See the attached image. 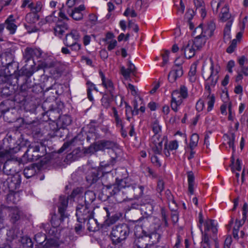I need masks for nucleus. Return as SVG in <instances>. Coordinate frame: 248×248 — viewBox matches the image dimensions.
Returning a JSON list of instances; mask_svg holds the SVG:
<instances>
[{
	"instance_id": "f257e3e1",
	"label": "nucleus",
	"mask_w": 248,
	"mask_h": 248,
	"mask_svg": "<svg viewBox=\"0 0 248 248\" xmlns=\"http://www.w3.org/2000/svg\"><path fill=\"white\" fill-rule=\"evenodd\" d=\"M210 65L208 66L204 64L202 66V75L205 80V89L207 91L208 94L206 98V102L208 105L207 110H211L213 108L215 103V96L213 94H211V87H213L217 83L219 75L218 73L220 71V66L216 64H215L211 58L210 59Z\"/></svg>"
},
{
	"instance_id": "f03ea898",
	"label": "nucleus",
	"mask_w": 248,
	"mask_h": 248,
	"mask_svg": "<svg viewBox=\"0 0 248 248\" xmlns=\"http://www.w3.org/2000/svg\"><path fill=\"white\" fill-rule=\"evenodd\" d=\"M204 229L201 231L202 234L201 247L202 248H211V240H217V229L214 224L213 220H207L204 223Z\"/></svg>"
},
{
	"instance_id": "7ed1b4c3",
	"label": "nucleus",
	"mask_w": 248,
	"mask_h": 248,
	"mask_svg": "<svg viewBox=\"0 0 248 248\" xmlns=\"http://www.w3.org/2000/svg\"><path fill=\"white\" fill-rule=\"evenodd\" d=\"M129 233V228L126 224H121L113 227L110 237L113 244H118L124 241Z\"/></svg>"
},
{
	"instance_id": "20e7f679",
	"label": "nucleus",
	"mask_w": 248,
	"mask_h": 248,
	"mask_svg": "<svg viewBox=\"0 0 248 248\" xmlns=\"http://www.w3.org/2000/svg\"><path fill=\"white\" fill-rule=\"evenodd\" d=\"M188 96L187 89L184 85L180 87V91L175 90L171 93V107L175 112L178 110L177 107L183 102V100Z\"/></svg>"
},
{
	"instance_id": "39448f33",
	"label": "nucleus",
	"mask_w": 248,
	"mask_h": 248,
	"mask_svg": "<svg viewBox=\"0 0 248 248\" xmlns=\"http://www.w3.org/2000/svg\"><path fill=\"white\" fill-rule=\"evenodd\" d=\"M118 148V144L114 141L109 140H101L91 145L86 151L87 153H93L99 150L111 149L112 151Z\"/></svg>"
},
{
	"instance_id": "423d86ee",
	"label": "nucleus",
	"mask_w": 248,
	"mask_h": 248,
	"mask_svg": "<svg viewBox=\"0 0 248 248\" xmlns=\"http://www.w3.org/2000/svg\"><path fill=\"white\" fill-rule=\"evenodd\" d=\"M9 217L10 222L15 224L26 218L25 213L17 207H9L8 208Z\"/></svg>"
},
{
	"instance_id": "0eeeda50",
	"label": "nucleus",
	"mask_w": 248,
	"mask_h": 248,
	"mask_svg": "<svg viewBox=\"0 0 248 248\" xmlns=\"http://www.w3.org/2000/svg\"><path fill=\"white\" fill-rule=\"evenodd\" d=\"M19 165V163L16 161L11 159L7 160L4 163L3 167L4 173L7 175H15V174L18 173L17 168Z\"/></svg>"
},
{
	"instance_id": "6e6552de",
	"label": "nucleus",
	"mask_w": 248,
	"mask_h": 248,
	"mask_svg": "<svg viewBox=\"0 0 248 248\" xmlns=\"http://www.w3.org/2000/svg\"><path fill=\"white\" fill-rule=\"evenodd\" d=\"M164 140V138L160 137L159 134H154L152 137L151 139V146L155 154H161Z\"/></svg>"
},
{
	"instance_id": "1a4fd4ad",
	"label": "nucleus",
	"mask_w": 248,
	"mask_h": 248,
	"mask_svg": "<svg viewBox=\"0 0 248 248\" xmlns=\"http://www.w3.org/2000/svg\"><path fill=\"white\" fill-rule=\"evenodd\" d=\"M21 183L20 175L18 173L15 175H10L6 179L5 182L7 186L9 191H14L16 188H18Z\"/></svg>"
},
{
	"instance_id": "9d476101",
	"label": "nucleus",
	"mask_w": 248,
	"mask_h": 248,
	"mask_svg": "<svg viewBox=\"0 0 248 248\" xmlns=\"http://www.w3.org/2000/svg\"><path fill=\"white\" fill-rule=\"evenodd\" d=\"M68 196H61L59 198V202L58 203L59 213L61 215L60 220L62 221L65 218L68 217L67 214L65 213L68 202Z\"/></svg>"
},
{
	"instance_id": "9b49d317",
	"label": "nucleus",
	"mask_w": 248,
	"mask_h": 248,
	"mask_svg": "<svg viewBox=\"0 0 248 248\" xmlns=\"http://www.w3.org/2000/svg\"><path fill=\"white\" fill-rule=\"evenodd\" d=\"M80 37L78 31L72 30L69 33L66 34L63 43L67 46H72L79 41Z\"/></svg>"
},
{
	"instance_id": "f8f14e48",
	"label": "nucleus",
	"mask_w": 248,
	"mask_h": 248,
	"mask_svg": "<svg viewBox=\"0 0 248 248\" xmlns=\"http://www.w3.org/2000/svg\"><path fill=\"white\" fill-rule=\"evenodd\" d=\"M76 215L78 217V220L79 222H82L88 220L90 217H93V212H90L86 206H83L77 210Z\"/></svg>"
},
{
	"instance_id": "ddd939ff",
	"label": "nucleus",
	"mask_w": 248,
	"mask_h": 248,
	"mask_svg": "<svg viewBox=\"0 0 248 248\" xmlns=\"http://www.w3.org/2000/svg\"><path fill=\"white\" fill-rule=\"evenodd\" d=\"M181 51L183 52L185 57L187 59H190L194 56L195 53L192 42L190 41L184 43L183 46L181 47Z\"/></svg>"
},
{
	"instance_id": "4468645a",
	"label": "nucleus",
	"mask_w": 248,
	"mask_h": 248,
	"mask_svg": "<svg viewBox=\"0 0 248 248\" xmlns=\"http://www.w3.org/2000/svg\"><path fill=\"white\" fill-rule=\"evenodd\" d=\"M85 9L84 5H80L78 7H75L73 9H69L67 12L69 15L75 20H80L83 17L82 11Z\"/></svg>"
},
{
	"instance_id": "2eb2a0df",
	"label": "nucleus",
	"mask_w": 248,
	"mask_h": 248,
	"mask_svg": "<svg viewBox=\"0 0 248 248\" xmlns=\"http://www.w3.org/2000/svg\"><path fill=\"white\" fill-rule=\"evenodd\" d=\"M99 75L102 80V85L106 88L112 98L114 95V86L111 80L106 78L102 71L99 72Z\"/></svg>"
},
{
	"instance_id": "dca6fc26",
	"label": "nucleus",
	"mask_w": 248,
	"mask_h": 248,
	"mask_svg": "<svg viewBox=\"0 0 248 248\" xmlns=\"http://www.w3.org/2000/svg\"><path fill=\"white\" fill-rule=\"evenodd\" d=\"M145 201L146 202L141 205V210L145 215L150 216L153 213L155 202L149 199H147Z\"/></svg>"
},
{
	"instance_id": "f3484780",
	"label": "nucleus",
	"mask_w": 248,
	"mask_h": 248,
	"mask_svg": "<svg viewBox=\"0 0 248 248\" xmlns=\"http://www.w3.org/2000/svg\"><path fill=\"white\" fill-rule=\"evenodd\" d=\"M183 74V71L182 67H173L168 75V80L170 82L173 83Z\"/></svg>"
},
{
	"instance_id": "a211bd4d",
	"label": "nucleus",
	"mask_w": 248,
	"mask_h": 248,
	"mask_svg": "<svg viewBox=\"0 0 248 248\" xmlns=\"http://www.w3.org/2000/svg\"><path fill=\"white\" fill-rule=\"evenodd\" d=\"M68 29V25L61 21L59 20L54 28V33L56 36L61 38L66 31Z\"/></svg>"
},
{
	"instance_id": "6ab92c4d",
	"label": "nucleus",
	"mask_w": 248,
	"mask_h": 248,
	"mask_svg": "<svg viewBox=\"0 0 248 248\" xmlns=\"http://www.w3.org/2000/svg\"><path fill=\"white\" fill-rule=\"evenodd\" d=\"M148 239L145 235L136 238L134 242V248H150L148 243Z\"/></svg>"
},
{
	"instance_id": "aec40b11",
	"label": "nucleus",
	"mask_w": 248,
	"mask_h": 248,
	"mask_svg": "<svg viewBox=\"0 0 248 248\" xmlns=\"http://www.w3.org/2000/svg\"><path fill=\"white\" fill-rule=\"evenodd\" d=\"M124 189L125 192H133L135 196L139 197L142 195L143 193L144 187L141 186L134 184L125 187Z\"/></svg>"
},
{
	"instance_id": "412c9836",
	"label": "nucleus",
	"mask_w": 248,
	"mask_h": 248,
	"mask_svg": "<svg viewBox=\"0 0 248 248\" xmlns=\"http://www.w3.org/2000/svg\"><path fill=\"white\" fill-rule=\"evenodd\" d=\"M145 236L148 238V243L150 248H155V245L159 242L161 237L160 234L156 232H152Z\"/></svg>"
},
{
	"instance_id": "4be33fe9",
	"label": "nucleus",
	"mask_w": 248,
	"mask_h": 248,
	"mask_svg": "<svg viewBox=\"0 0 248 248\" xmlns=\"http://www.w3.org/2000/svg\"><path fill=\"white\" fill-rule=\"evenodd\" d=\"M5 24L6 25V28L9 31L10 33L14 34L17 29V26L13 15H11L8 17L6 20Z\"/></svg>"
},
{
	"instance_id": "5701e85b",
	"label": "nucleus",
	"mask_w": 248,
	"mask_h": 248,
	"mask_svg": "<svg viewBox=\"0 0 248 248\" xmlns=\"http://www.w3.org/2000/svg\"><path fill=\"white\" fill-rule=\"evenodd\" d=\"M215 23L213 21H209L204 27L203 35L207 38L212 36L215 30Z\"/></svg>"
},
{
	"instance_id": "b1692460",
	"label": "nucleus",
	"mask_w": 248,
	"mask_h": 248,
	"mask_svg": "<svg viewBox=\"0 0 248 248\" xmlns=\"http://www.w3.org/2000/svg\"><path fill=\"white\" fill-rule=\"evenodd\" d=\"M98 171L96 169H92L88 172L86 180L90 184L95 183L99 178Z\"/></svg>"
},
{
	"instance_id": "393cba45",
	"label": "nucleus",
	"mask_w": 248,
	"mask_h": 248,
	"mask_svg": "<svg viewBox=\"0 0 248 248\" xmlns=\"http://www.w3.org/2000/svg\"><path fill=\"white\" fill-rule=\"evenodd\" d=\"M37 170H38L37 166L31 165L24 169V175L27 178H30L35 174Z\"/></svg>"
},
{
	"instance_id": "a878e982",
	"label": "nucleus",
	"mask_w": 248,
	"mask_h": 248,
	"mask_svg": "<svg viewBox=\"0 0 248 248\" xmlns=\"http://www.w3.org/2000/svg\"><path fill=\"white\" fill-rule=\"evenodd\" d=\"M246 217H243L242 220L236 219L235 225L233 229V236L235 238H238V231L239 228L242 227L245 223Z\"/></svg>"
},
{
	"instance_id": "bb28decb",
	"label": "nucleus",
	"mask_w": 248,
	"mask_h": 248,
	"mask_svg": "<svg viewBox=\"0 0 248 248\" xmlns=\"http://www.w3.org/2000/svg\"><path fill=\"white\" fill-rule=\"evenodd\" d=\"M88 230L90 231L95 232L99 230V226L95 219L93 217L88 219Z\"/></svg>"
},
{
	"instance_id": "cd10ccee",
	"label": "nucleus",
	"mask_w": 248,
	"mask_h": 248,
	"mask_svg": "<svg viewBox=\"0 0 248 248\" xmlns=\"http://www.w3.org/2000/svg\"><path fill=\"white\" fill-rule=\"evenodd\" d=\"M208 38L202 36L201 37H194L192 44L197 49L202 47L204 45Z\"/></svg>"
},
{
	"instance_id": "c85d7f7f",
	"label": "nucleus",
	"mask_w": 248,
	"mask_h": 248,
	"mask_svg": "<svg viewBox=\"0 0 248 248\" xmlns=\"http://www.w3.org/2000/svg\"><path fill=\"white\" fill-rule=\"evenodd\" d=\"M13 151V149L2 150V146L0 145V166L4 162L5 158L12 154Z\"/></svg>"
},
{
	"instance_id": "c756f323",
	"label": "nucleus",
	"mask_w": 248,
	"mask_h": 248,
	"mask_svg": "<svg viewBox=\"0 0 248 248\" xmlns=\"http://www.w3.org/2000/svg\"><path fill=\"white\" fill-rule=\"evenodd\" d=\"M106 187L108 189H112V191L110 192V194L113 196L116 195L119 193V192H121L124 191V189H122L121 187H120V186L118 184L107 185Z\"/></svg>"
},
{
	"instance_id": "7c9ffc66",
	"label": "nucleus",
	"mask_w": 248,
	"mask_h": 248,
	"mask_svg": "<svg viewBox=\"0 0 248 248\" xmlns=\"http://www.w3.org/2000/svg\"><path fill=\"white\" fill-rule=\"evenodd\" d=\"M231 14L229 13V8L227 6H225L222 8L221 15L220 16V19L223 21H226L231 18Z\"/></svg>"
},
{
	"instance_id": "2f4dec72",
	"label": "nucleus",
	"mask_w": 248,
	"mask_h": 248,
	"mask_svg": "<svg viewBox=\"0 0 248 248\" xmlns=\"http://www.w3.org/2000/svg\"><path fill=\"white\" fill-rule=\"evenodd\" d=\"M59 246L58 241L54 238H49L46 239L44 244L43 245L44 248H51L53 247H57Z\"/></svg>"
},
{
	"instance_id": "473e14b6",
	"label": "nucleus",
	"mask_w": 248,
	"mask_h": 248,
	"mask_svg": "<svg viewBox=\"0 0 248 248\" xmlns=\"http://www.w3.org/2000/svg\"><path fill=\"white\" fill-rule=\"evenodd\" d=\"M46 234L41 232L36 234L34 236V240L36 242L42 247H43V245L46 241Z\"/></svg>"
},
{
	"instance_id": "72a5a7b5",
	"label": "nucleus",
	"mask_w": 248,
	"mask_h": 248,
	"mask_svg": "<svg viewBox=\"0 0 248 248\" xmlns=\"http://www.w3.org/2000/svg\"><path fill=\"white\" fill-rule=\"evenodd\" d=\"M172 204L174 205V208H171L170 204H169V208L170 210L172 211V213L171 215V220L172 222L174 223L177 222L179 217H178V214L177 211V206L176 204L175 203L173 202H172Z\"/></svg>"
},
{
	"instance_id": "f704fd0d",
	"label": "nucleus",
	"mask_w": 248,
	"mask_h": 248,
	"mask_svg": "<svg viewBox=\"0 0 248 248\" xmlns=\"http://www.w3.org/2000/svg\"><path fill=\"white\" fill-rule=\"evenodd\" d=\"M42 7V5L40 1H37L35 3L32 2L31 4H30V5H29V8L32 12L31 13L36 14L41 11Z\"/></svg>"
},
{
	"instance_id": "c9c22d12",
	"label": "nucleus",
	"mask_w": 248,
	"mask_h": 248,
	"mask_svg": "<svg viewBox=\"0 0 248 248\" xmlns=\"http://www.w3.org/2000/svg\"><path fill=\"white\" fill-rule=\"evenodd\" d=\"M95 199V194L92 191H88L85 193V202L89 204L92 203Z\"/></svg>"
},
{
	"instance_id": "e433bc0d",
	"label": "nucleus",
	"mask_w": 248,
	"mask_h": 248,
	"mask_svg": "<svg viewBox=\"0 0 248 248\" xmlns=\"http://www.w3.org/2000/svg\"><path fill=\"white\" fill-rule=\"evenodd\" d=\"M34 57L32 47H27L24 51L23 58L25 62H27Z\"/></svg>"
},
{
	"instance_id": "4c0bfd02",
	"label": "nucleus",
	"mask_w": 248,
	"mask_h": 248,
	"mask_svg": "<svg viewBox=\"0 0 248 248\" xmlns=\"http://www.w3.org/2000/svg\"><path fill=\"white\" fill-rule=\"evenodd\" d=\"M232 24V20L228 22L224 30V39L228 41L230 39L231 27Z\"/></svg>"
},
{
	"instance_id": "58836bf2",
	"label": "nucleus",
	"mask_w": 248,
	"mask_h": 248,
	"mask_svg": "<svg viewBox=\"0 0 248 248\" xmlns=\"http://www.w3.org/2000/svg\"><path fill=\"white\" fill-rule=\"evenodd\" d=\"M25 19L29 23H34L39 19V16L36 13L31 12L27 14Z\"/></svg>"
},
{
	"instance_id": "ea45409f",
	"label": "nucleus",
	"mask_w": 248,
	"mask_h": 248,
	"mask_svg": "<svg viewBox=\"0 0 248 248\" xmlns=\"http://www.w3.org/2000/svg\"><path fill=\"white\" fill-rule=\"evenodd\" d=\"M199 139V138L198 134H193L192 135L189 143V147L191 150H193L195 147L197 146L198 143Z\"/></svg>"
},
{
	"instance_id": "a19ab883",
	"label": "nucleus",
	"mask_w": 248,
	"mask_h": 248,
	"mask_svg": "<svg viewBox=\"0 0 248 248\" xmlns=\"http://www.w3.org/2000/svg\"><path fill=\"white\" fill-rule=\"evenodd\" d=\"M194 177L191 172H189L188 174V191L191 194L194 193L193 184H194Z\"/></svg>"
},
{
	"instance_id": "79ce46f5",
	"label": "nucleus",
	"mask_w": 248,
	"mask_h": 248,
	"mask_svg": "<svg viewBox=\"0 0 248 248\" xmlns=\"http://www.w3.org/2000/svg\"><path fill=\"white\" fill-rule=\"evenodd\" d=\"M21 242L25 248H32L33 246L31 239L28 236L23 237L22 238Z\"/></svg>"
},
{
	"instance_id": "37998d69",
	"label": "nucleus",
	"mask_w": 248,
	"mask_h": 248,
	"mask_svg": "<svg viewBox=\"0 0 248 248\" xmlns=\"http://www.w3.org/2000/svg\"><path fill=\"white\" fill-rule=\"evenodd\" d=\"M40 148L38 145H35V146H30L29 147V149H28L25 154L24 155V157H25L26 156H30L31 155V153H38L39 152Z\"/></svg>"
},
{
	"instance_id": "c03bdc74",
	"label": "nucleus",
	"mask_w": 248,
	"mask_h": 248,
	"mask_svg": "<svg viewBox=\"0 0 248 248\" xmlns=\"http://www.w3.org/2000/svg\"><path fill=\"white\" fill-rule=\"evenodd\" d=\"M196 70H197V64L194 63H193L190 67V69L189 72V76L190 80L191 81H195L196 78L195 77V75L196 73Z\"/></svg>"
},
{
	"instance_id": "a18cd8bd",
	"label": "nucleus",
	"mask_w": 248,
	"mask_h": 248,
	"mask_svg": "<svg viewBox=\"0 0 248 248\" xmlns=\"http://www.w3.org/2000/svg\"><path fill=\"white\" fill-rule=\"evenodd\" d=\"M192 34L194 37H201L203 36L204 32L202 25L200 24L199 26L196 27L195 29Z\"/></svg>"
},
{
	"instance_id": "49530a36",
	"label": "nucleus",
	"mask_w": 248,
	"mask_h": 248,
	"mask_svg": "<svg viewBox=\"0 0 248 248\" xmlns=\"http://www.w3.org/2000/svg\"><path fill=\"white\" fill-rule=\"evenodd\" d=\"M224 96L225 97L224 99L223 100V101L224 102V104L221 106L220 107V110L222 113V114H226V109L228 108V94L227 93H224Z\"/></svg>"
},
{
	"instance_id": "de8ad7c7",
	"label": "nucleus",
	"mask_w": 248,
	"mask_h": 248,
	"mask_svg": "<svg viewBox=\"0 0 248 248\" xmlns=\"http://www.w3.org/2000/svg\"><path fill=\"white\" fill-rule=\"evenodd\" d=\"M60 119L63 126L70 125L72 122L71 118L69 115H63L61 117Z\"/></svg>"
},
{
	"instance_id": "09e8293b",
	"label": "nucleus",
	"mask_w": 248,
	"mask_h": 248,
	"mask_svg": "<svg viewBox=\"0 0 248 248\" xmlns=\"http://www.w3.org/2000/svg\"><path fill=\"white\" fill-rule=\"evenodd\" d=\"M125 187H124V191L121 192H119L117 194L114 196L116 201H117L118 202H121L125 201V199L127 198V196H125L124 195V193H126L127 192H125L124 188Z\"/></svg>"
},
{
	"instance_id": "8fccbe9b",
	"label": "nucleus",
	"mask_w": 248,
	"mask_h": 248,
	"mask_svg": "<svg viewBox=\"0 0 248 248\" xmlns=\"http://www.w3.org/2000/svg\"><path fill=\"white\" fill-rule=\"evenodd\" d=\"M221 3V0H213L211 4L214 12L216 13L218 12V9Z\"/></svg>"
},
{
	"instance_id": "3c124183",
	"label": "nucleus",
	"mask_w": 248,
	"mask_h": 248,
	"mask_svg": "<svg viewBox=\"0 0 248 248\" xmlns=\"http://www.w3.org/2000/svg\"><path fill=\"white\" fill-rule=\"evenodd\" d=\"M55 11H54L51 15L46 17V21L47 23H52L58 20V18L55 16Z\"/></svg>"
},
{
	"instance_id": "603ef678",
	"label": "nucleus",
	"mask_w": 248,
	"mask_h": 248,
	"mask_svg": "<svg viewBox=\"0 0 248 248\" xmlns=\"http://www.w3.org/2000/svg\"><path fill=\"white\" fill-rule=\"evenodd\" d=\"M152 130L155 134H159L161 131V126L159 125L157 121H155L152 124Z\"/></svg>"
},
{
	"instance_id": "864d4df0",
	"label": "nucleus",
	"mask_w": 248,
	"mask_h": 248,
	"mask_svg": "<svg viewBox=\"0 0 248 248\" xmlns=\"http://www.w3.org/2000/svg\"><path fill=\"white\" fill-rule=\"evenodd\" d=\"M237 44V40L236 39H233L230 45V46L227 49V52L229 53H231L234 51V49L236 47Z\"/></svg>"
},
{
	"instance_id": "5fc2aeb1",
	"label": "nucleus",
	"mask_w": 248,
	"mask_h": 248,
	"mask_svg": "<svg viewBox=\"0 0 248 248\" xmlns=\"http://www.w3.org/2000/svg\"><path fill=\"white\" fill-rule=\"evenodd\" d=\"M17 197H19V193L17 192H15V193H11L9 194L8 195L7 199L11 202H12L13 203H16L18 200H15V198Z\"/></svg>"
},
{
	"instance_id": "6e6d98bb",
	"label": "nucleus",
	"mask_w": 248,
	"mask_h": 248,
	"mask_svg": "<svg viewBox=\"0 0 248 248\" xmlns=\"http://www.w3.org/2000/svg\"><path fill=\"white\" fill-rule=\"evenodd\" d=\"M121 72L123 76L126 78H128L130 77V74L133 73L128 68L125 69L124 67L121 68Z\"/></svg>"
},
{
	"instance_id": "4d7b16f0",
	"label": "nucleus",
	"mask_w": 248,
	"mask_h": 248,
	"mask_svg": "<svg viewBox=\"0 0 248 248\" xmlns=\"http://www.w3.org/2000/svg\"><path fill=\"white\" fill-rule=\"evenodd\" d=\"M125 16H130L131 17H136L137 15L134 10L130 9L129 8H127L124 13Z\"/></svg>"
},
{
	"instance_id": "13d9d810",
	"label": "nucleus",
	"mask_w": 248,
	"mask_h": 248,
	"mask_svg": "<svg viewBox=\"0 0 248 248\" xmlns=\"http://www.w3.org/2000/svg\"><path fill=\"white\" fill-rule=\"evenodd\" d=\"M161 215L162 217V220L164 222L165 225L166 226H168V223L167 221V217H168V214L167 211L164 208L161 209Z\"/></svg>"
},
{
	"instance_id": "bf43d9fd",
	"label": "nucleus",
	"mask_w": 248,
	"mask_h": 248,
	"mask_svg": "<svg viewBox=\"0 0 248 248\" xmlns=\"http://www.w3.org/2000/svg\"><path fill=\"white\" fill-rule=\"evenodd\" d=\"M178 147V141L176 140H172L170 142L169 144V149L170 150H176Z\"/></svg>"
},
{
	"instance_id": "052dcab7",
	"label": "nucleus",
	"mask_w": 248,
	"mask_h": 248,
	"mask_svg": "<svg viewBox=\"0 0 248 248\" xmlns=\"http://www.w3.org/2000/svg\"><path fill=\"white\" fill-rule=\"evenodd\" d=\"M101 102L102 105L105 108H108L110 104V99L108 98V97L107 96H103L101 99Z\"/></svg>"
},
{
	"instance_id": "680f3d73",
	"label": "nucleus",
	"mask_w": 248,
	"mask_h": 248,
	"mask_svg": "<svg viewBox=\"0 0 248 248\" xmlns=\"http://www.w3.org/2000/svg\"><path fill=\"white\" fill-rule=\"evenodd\" d=\"M151 161L154 164H155V165L158 167H160L161 165V162L158 157L155 155L151 157Z\"/></svg>"
},
{
	"instance_id": "e2e57ef3",
	"label": "nucleus",
	"mask_w": 248,
	"mask_h": 248,
	"mask_svg": "<svg viewBox=\"0 0 248 248\" xmlns=\"http://www.w3.org/2000/svg\"><path fill=\"white\" fill-rule=\"evenodd\" d=\"M184 62L183 58L178 57L174 61V66L173 67H182L181 65Z\"/></svg>"
},
{
	"instance_id": "0e129e2a",
	"label": "nucleus",
	"mask_w": 248,
	"mask_h": 248,
	"mask_svg": "<svg viewBox=\"0 0 248 248\" xmlns=\"http://www.w3.org/2000/svg\"><path fill=\"white\" fill-rule=\"evenodd\" d=\"M42 155H39L37 153H34V154L31 153V155L27 156L28 157V160L31 161H33L37 160Z\"/></svg>"
},
{
	"instance_id": "69168bd1",
	"label": "nucleus",
	"mask_w": 248,
	"mask_h": 248,
	"mask_svg": "<svg viewBox=\"0 0 248 248\" xmlns=\"http://www.w3.org/2000/svg\"><path fill=\"white\" fill-rule=\"evenodd\" d=\"M97 19V16L94 14H90L89 16V21L91 22V26L94 25L96 24Z\"/></svg>"
},
{
	"instance_id": "338daca9",
	"label": "nucleus",
	"mask_w": 248,
	"mask_h": 248,
	"mask_svg": "<svg viewBox=\"0 0 248 248\" xmlns=\"http://www.w3.org/2000/svg\"><path fill=\"white\" fill-rule=\"evenodd\" d=\"M203 107H204V102H203V101H202V100H199L197 102V103H196V109L198 111H202L203 109Z\"/></svg>"
},
{
	"instance_id": "774afa93",
	"label": "nucleus",
	"mask_w": 248,
	"mask_h": 248,
	"mask_svg": "<svg viewBox=\"0 0 248 248\" xmlns=\"http://www.w3.org/2000/svg\"><path fill=\"white\" fill-rule=\"evenodd\" d=\"M108 49L110 51L113 49L117 44V42L116 40H112L108 42Z\"/></svg>"
}]
</instances>
